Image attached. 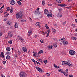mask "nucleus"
Listing matches in <instances>:
<instances>
[{
	"label": "nucleus",
	"mask_w": 77,
	"mask_h": 77,
	"mask_svg": "<svg viewBox=\"0 0 77 77\" xmlns=\"http://www.w3.org/2000/svg\"><path fill=\"white\" fill-rule=\"evenodd\" d=\"M6 58L7 59H11V57L9 55H7Z\"/></svg>",
	"instance_id": "21"
},
{
	"label": "nucleus",
	"mask_w": 77,
	"mask_h": 77,
	"mask_svg": "<svg viewBox=\"0 0 77 77\" xmlns=\"http://www.w3.org/2000/svg\"><path fill=\"white\" fill-rule=\"evenodd\" d=\"M64 6H66V5L65 4H62V7H64Z\"/></svg>",
	"instance_id": "38"
},
{
	"label": "nucleus",
	"mask_w": 77,
	"mask_h": 77,
	"mask_svg": "<svg viewBox=\"0 0 77 77\" xmlns=\"http://www.w3.org/2000/svg\"><path fill=\"white\" fill-rule=\"evenodd\" d=\"M69 66H72V64H70L68 65Z\"/></svg>",
	"instance_id": "51"
},
{
	"label": "nucleus",
	"mask_w": 77,
	"mask_h": 77,
	"mask_svg": "<svg viewBox=\"0 0 77 77\" xmlns=\"http://www.w3.org/2000/svg\"><path fill=\"white\" fill-rule=\"evenodd\" d=\"M58 3H60L61 2H62V0H57L56 1Z\"/></svg>",
	"instance_id": "31"
},
{
	"label": "nucleus",
	"mask_w": 77,
	"mask_h": 77,
	"mask_svg": "<svg viewBox=\"0 0 77 77\" xmlns=\"http://www.w3.org/2000/svg\"><path fill=\"white\" fill-rule=\"evenodd\" d=\"M69 77H72V75H69Z\"/></svg>",
	"instance_id": "56"
},
{
	"label": "nucleus",
	"mask_w": 77,
	"mask_h": 77,
	"mask_svg": "<svg viewBox=\"0 0 77 77\" xmlns=\"http://www.w3.org/2000/svg\"><path fill=\"white\" fill-rule=\"evenodd\" d=\"M66 62L65 61H63L62 62V65H66Z\"/></svg>",
	"instance_id": "19"
},
{
	"label": "nucleus",
	"mask_w": 77,
	"mask_h": 77,
	"mask_svg": "<svg viewBox=\"0 0 77 77\" xmlns=\"http://www.w3.org/2000/svg\"><path fill=\"white\" fill-rule=\"evenodd\" d=\"M72 38H73V39H74L75 40H76V39H77V38H75V37H72Z\"/></svg>",
	"instance_id": "45"
},
{
	"label": "nucleus",
	"mask_w": 77,
	"mask_h": 77,
	"mask_svg": "<svg viewBox=\"0 0 77 77\" xmlns=\"http://www.w3.org/2000/svg\"><path fill=\"white\" fill-rule=\"evenodd\" d=\"M2 77H5V76H4L3 75H2Z\"/></svg>",
	"instance_id": "64"
},
{
	"label": "nucleus",
	"mask_w": 77,
	"mask_h": 77,
	"mask_svg": "<svg viewBox=\"0 0 77 77\" xmlns=\"http://www.w3.org/2000/svg\"><path fill=\"white\" fill-rule=\"evenodd\" d=\"M14 27L15 28H18V23H16L14 25Z\"/></svg>",
	"instance_id": "12"
},
{
	"label": "nucleus",
	"mask_w": 77,
	"mask_h": 77,
	"mask_svg": "<svg viewBox=\"0 0 77 77\" xmlns=\"http://www.w3.org/2000/svg\"><path fill=\"white\" fill-rule=\"evenodd\" d=\"M45 75L47 77H49L50 76V74L49 73H46L45 74Z\"/></svg>",
	"instance_id": "27"
},
{
	"label": "nucleus",
	"mask_w": 77,
	"mask_h": 77,
	"mask_svg": "<svg viewBox=\"0 0 77 77\" xmlns=\"http://www.w3.org/2000/svg\"><path fill=\"white\" fill-rule=\"evenodd\" d=\"M58 6H61V7H62V4H59Z\"/></svg>",
	"instance_id": "48"
},
{
	"label": "nucleus",
	"mask_w": 77,
	"mask_h": 77,
	"mask_svg": "<svg viewBox=\"0 0 77 77\" xmlns=\"http://www.w3.org/2000/svg\"><path fill=\"white\" fill-rule=\"evenodd\" d=\"M66 23V21L64 22L63 23V26H65V25Z\"/></svg>",
	"instance_id": "35"
},
{
	"label": "nucleus",
	"mask_w": 77,
	"mask_h": 77,
	"mask_svg": "<svg viewBox=\"0 0 77 77\" xmlns=\"http://www.w3.org/2000/svg\"><path fill=\"white\" fill-rule=\"evenodd\" d=\"M7 20V19L5 18L4 19V21H6Z\"/></svg>",
	"instance_id": "62"
},
{
	"label": "nucleus",
	"mask_w": 77,
	"mask_h": 77,
	"mask_svg": "<svg viewBox=\"0 0 77 77\" xmlns=\"http://www.w3.org/2000/svg\"><path fill=\"white\" fill-rule=\"evenodd\" d=\"M44 13L45 14H48V11L47 9L44 10Z\"/></svg>",
	"instance_id": "10"
},
{
	"label": "nucleus",
	"mask_w": 77,
	"mask_h": 77,
	"mask_svg": "<svg viewBox=\"0 0 77 77\" xmlns=\"http://www.w3.org/2000/svg\"><path fill=\"white\" fill-rule=\"evenodd\" d=\"M49 36V32H48L47 33V35L46 36V37H48Z\"/></svg>",
	"instance_id": "49"
},
{
	"label": "nucleus",
	"mask_w": 77,
	"mask_h": 77,
	"mask_svg": "<svg viewBox=\"0 0 77 77\" xmlns=\"http://www.w3.org/2000/svg\"><path fill=\"white\" fill-rule=\"evenodd\" d=\"M9 15V14L8 13L7 14H6V15H5L4 17H7Z\"/></svg>",
	"instance_id": "44"
},
{
	"label": "nucleus",
	"mask_w": 77,
	"mask_h": 77,
	"mask_svg": "<svg viewBox=\"0 0 77 77\" xmlns=\"http://www.w3.org/2000/svg\"><path fill=\"white\" fill-rule=\"evenodd\" d=\"M53 46H54V47H55V48L57 47V45H56L55 44H54Z\"/></svg>",
	"instance_id": "37"
},
{
	"label": "nucleus",
	"mask_w": 77,
	"mask_h": 77,
	"mask_svg": "<svg viewBox=\"0 0 77 77\" xmlns=\"http://www.w3.org/2000/svg\"><path fill=\"white\" fill-rule=\"evenodd\" d=\"M66 71L67 73H68V69H66Z\"/></svg>",
	"instance_id": "52"
},
{
	"label": "nucleus",
	"mask_w": 77,
	"mask_h": 77,
	"mask_svg": "<svg viewBox=\"0 0 77 77\" xmlns=\"http://www.w3.org/2000/svg\"><path fill=\"white\" fill-rule=\"evenodd\" d=\"M6 50H7V51H10L11 50V48L9 47H7L6 48Z\"/></svg>",
	"instance_id": "24"
},
{
	"label": "nucleus",
	"mask_w": 77,
	"mask_h": 77,
	"mask_svg": "<svg viewBox=\"0 0 77 77\" xmlns=\"http://www.w3.org/2000/svg\"><path fill=\"white\" fill-rule=\"evenodd\" d=\"M11 21H9L8 22V23H7V24H8V25H10L11 24Z\"/></svg>",
	"instance_id": "32"
},
{
	"label": "nucleus",
	"mask_w": 77,
	"mask_h": 77,
	"mask_svg": "<svg viewBox=\"0 0 77 77\" xmlns=\"http://www.w3.org/2000/svg\"><path fill=\"white\" fill-rule=\"evenodd\" d=\"M45 1L43 0L42 1V4L43 5H44V4H45Z\"/></svg>",
	"instance_id": "33"
},
{
	"label": "nucleus",
	"mask_w": 77,
	"mask_h": 77,
	"mask_svg": "<svg viewBox=\"0 0 77 77\" xmlns=\"http://www.w3.org/2000/svg\"><path fill=\"white\" fill-rule=\"evenodd\" d=\"M2 12H3V11L2 10H1V9H0V14H2Z\"/></svg>",
	"instance_id": "46"
},
{
	"label": "nucleus",
	"mask_w": 77,
	"mask_h": 77,
	"mask_svg": "<svg viewBox=\"0 0 77 77\" xmlns=\"http://www.w3.org/2000/svg\"><path fill=\"white\" fill-rule=\"evenodd\" d=\"M44 51H43L41 50L38 52V54H41V53H42Z\"/></svg>",
	"instance_id": "20"
},
{
	"label": "nucleus",
	"mask_w": 77,
	"mask_h": 77,
	"mask_svg": "<svg viewBox=\"0 0 77 77\" xmlns=\"http://www.w3.org/2000/svg\"><path fill=\"white\" fill-rule=\"evenodd\" d=\"M59 72H61L62 73H63V72H64L63 70H62V69H59Z\"/></svg>",
	"instance_id": "18"
},
{
	"label": "nucleus",
	"mask_w": 77,
	"mask_h": 77,
	"mask_svg": "<svg viewBox=\"0 0 77 77\" xmlns=\"http://www.w3.org/2000/svg\"><path fill=\"white\" fill-rule=\"evenodd\" d=\"M48 5L49 6H52V4H48Z\"/></svg>",
	"instance_id": "43"
},
{
	"label": "nucleus",
	"mask_w": 77,
	"mask_h": 77,
	"mask_svg": "<svg viewBox=\"0 0 77 77\" xmlns=\"http://www.w3.org/2000/svg\"><path fill=\"white\" fill-rule=\"evenodd\" d=\"M18 53V54H20V53H21V52L20 51H18V52H17Z\"/></svg>",
	"instance_id": "55"
},
{
	"label": "nucleus",
	"mask_w": 77,
	"mask_h": 77,
	"mask_svg": "<svg viewBox=\"0 0 77 77\" xmlns=\"http://www.w3.org/2000/svg\"><path fill=\"white\" fill-rule=\"evenodd\" d=\"M47 17H52V14H49L47 15Z\"/></svg>",
	"instance_id": "22"
},
{
	"label": "nucleus",
	"mask_w": 77,
	"mask_h": 77,
	"mask_svg": "<svg viewBox=\"0 0 77 77\" xmlns=\"http://www.w3.org/2000/svg\"><path fill=\"white\" fill-rule=\"evenodd\" d=\"M7 10H6L7 11H9V7H7Z\"/></svg>",
	"instance_id": "34"
},
{
	"label": "nucleus",
	"mask_w": 77,
	"mask_h": 77,
	"mask_svg": "<svg viewBox=\"0 0 77 77\" xmlns=\"http://www.w3.org/2000/svg\"><path fill=\"white\" fill-rule=\"evenodd\" d=\"M31 60H32V62H34L35 61V60H34V59H32Z\"/></svg>",
	"instance_id": "57"
},
{
	"label": "nucleus",
	"mask_w": 77,
	"mask_h": 77,
	"mask_svg": "<svg viewBox=\"0 0 77 77\" xmlns=\"http://www.w3.org/2000/svg\"><path fill=\"white\" fill-rule=\"evenodd\" d=\"M40 24H41V23L39 22H37L35 24V25L37 26H39Z\"/></svg>",
	"instance_id": "17"
},
{
	"label": "nucleus",
	"mask_w": 77,
	"mask_h": 77,
	"mask_svg": "<svg viewBox=\"0 0 77 77\" xmlns=\"http://www.w3.org/2000/svg\"><path fill=\"white\" fill-rule=\"evenodd\" d=\"M63 43L64 44V45H66L68 44V42L66 41H63Z\"/></svg>",
	"instance_id": "14"
},
{
	"label": "nucleus",
	"mask_w": 77,
	"mask_h": 77,
	"mask_svg": "<svg viewBox=\"0 0 77 77\" xmlns=\"http://www.w3.org/2000/svg\"><path fill=\"white\" fill-rule=\"evenodd\" d=\"M0 57H1L2 58H5V56L3 55V52H2L0 55Z\"/></svg>",
	"instance_id": "11"
},
{
	"label": "nucleus",
	"mask_w": 77,
	"mask_h": 77,
	"mask_svg": "<svg viewBox=\"0 0 77 77\" xmlns=\"http://www.w3.org/2000/svg\"><path fill=\"white\" fill-rule=\"evenodd\" d=\"M52 32L53 33H55L56 32V29L52 28Z\"/></svg>",
	"instance_id": "15"
},
{
	"label": "nucleus",
	"mask_w": 77,
	"mask_h": 77,
	"mask_svg": "<svg viewBox=\"0 0 77 77\" xmlns=\"http://www.w3.org/2000/svg\"><path fill=\"white\" fill-rule=\"evenodd\" d=\"M63 73L64 75H66L67 76H68V74H66V72H63Z\"/></svg>",
	"instance_id": "26"
},
{
	"label": "nucleus",
	"mask_w": 77,
	"mask_h": 77,
	"mask_svg": "<svg viewBox=\"0 0 77 77\" xmlns=\"http://www.w3.org/2000/svg\"><path fill=\"white\" fill-rule=\"evenodd\" d=\"M72 26H73V27H75V24H72Z\"/></svg>",
	"instance_id": "50"
},
{
	"label": "nucleus",
	"mask_w": 77,
	"mask_h": 77,
	"mask_svg": "<svg viewBox=\"0 0 77 77\" xmlns=\"http://www.w3.org/2000/svg\"><path fill=\"white\" fill-rule=\"evenodd\" d=\"M61 11H62V9H61V8L60 9L59 11L60 12H61Z\"/></svg>",
	"instance_id": "61"
},
{
	"label": "nucleus",
	"mask_w": 77,
	"mask_h": 77,
	"mask_svg": "<svg viewBox=\"0 0 77 77\" xmlns=\"http://www.w3.org/2000/svg\"><path fill=\"white\" fill-rule=\"evenodd\" d=\"M13 11H14V10L12 9H11L10 10V12L11 13H12L13 12Z\"/></svg>",
	"instance_id": "39"
},
{
	"label": "nucleus",
	"mask_w": 77,
	"mask_h": 77,
	"mask_svg": "<svg viewBox=\"0 0 77 77\" xmlns=\"http://www.w3.org/2000/svg\"><path fill=\"white\" fill-rule=\"evenodd\" d=\"M34 14H39V11L36 10L35 11Z\"/></svg>",
	"instance_id": "13"
},
{
	"label": "nucleus",
	"mask_w": 77,
	"mask_h": 77,
	"mask_svg": "<svg viewBox=\"0 0 77 77\" xmlns=\"http://www.w3.org/2000/svg\"><path fill=\"white\" fill-rule=\"evenodd\" d=\"M36 62L37 65H38V64H39V63L36 61Z\"/></svg>",
	"instance_id": "58"
},
{
	"label": "nucleus",
	"mask_w": 77,
	"mask_h": 77,
	"mask_svg": "<svg viewBox=\"0 0 77 77\" xmlns=\"http://www.w3.org/2000/svg\"><path fill=\"white\" fill-rule=\"evenodd\" d=\"M20 77H27V74L23 72H21L19 74Z\"/></svg>",
	"instance_id": "1"
},
{
	"label": "nucleus",
	"mask_w": 77,
	"mask_h": 77,
	"mask_svg": "<svg viewBox=\"0 0 77 77\" xmlns=\"http://www.w3.org/2000/svg\"><path fill=\"white\" fill-rule=\"evenodd\" d=\"M40 42H41V43H44V41H43L42 40H41Z\"/></svg>",
	"instance_id": "42"
},
{
	"label": "nucleus",
	"mask_w": 77,
	"mask_h": 77,
	"mask_svg": "<svg viewBox=\"0 0 77 77\" xmlns=\"http://www.w3.org/2000/svg\"><path fill=\"white\" fill-rule=\"evenodd\" d=\"M69 53L71 55H74L75 54V52L73 50H70L69 51Z\"/></svg>",
	"instance_id": "4"
},
{
	"label": "nucleus",
	"mask_w": 77,
	"mask_h": 77,
	"mask_svg": "<svg viewBox=\"0 0 77 77\" xmlns=\"http://www.w3.org/2000/svg\"><path fill=\"white\" fill-rule=\"evenodd\" d=\"M12 40H10L8 42V43L9 44H12Z\"/></svg>",
	"instance_id": "29"
},
{
	"label": "nucleus",
	"mask_w": 77,
	"mask_h": 77,
	"mask_svg": "<svg viewBox=\"0 0 77 77\" xmlns=\"http://www.w3.org/2000/svg\"><path fill=\"white\" fill-rule=\"evenodd\" d=\"M8 36L9 38H12V36H13L14 34H13V33L11 31H10L8 32Z\"/></svg>",
	"instance_id": "3"
},
{
	"label": "nucleus",
	"mask_w": 77,
	"mask_h": 77,
	"mask_svg": "<svg viewBox=\"0 0 77 77\" xmlns=\"http://www.w3.org/2000/svg\"><path fill=\"white\" fill-rule=\"evenodd\" d=\"M70 63V62H69V61H67L66 63V64L67 65H69Z\"/></svg>",
	"instance_id": "23"
},
{
	"label": "nucleus",
	"mask_w": 77,
	"mask_h": 77,
	"mask_svg": "<svg viewBox=\"0 0 77 77\" xmlns=\"http://www.w3.org/2000/svg\"><path fill=\"white\" fill-rule=\"evenodd\" d=\"M32 30L31 29L28 32V36H30V35H32Z\"/></svg>",
	"instance_id": "6"
},
{
	"label": "nucleus",
	"mask_w": 77,
	"mask_h": 77,
	"mask_svg": "<svg viewBox=\"0 0 77 77\" xmlns=\"http://www.w3.org/2000/svg\"><path fill=\"white\" fill-rule=\"evenodd\" d=\"M48 33H50V29H48Z\"/></svg>",
	"instance_id": "60"
},
{
	"label": "nucleus",
	"mask_w": 77,
	"mask_h": 77,
	"mask_svg": "<svg viewBox=\"0 0 77 77\" xmlns=\"http://www.w3.org/2000/svg\"><path fill=\"white\" fill-rule=\"evenodd\" d=\"M54 67H55V68H59V67L57 66V65H56V64H54Z\"/></svg>",
	"instance_id": "16"
},
{
	"label": "nucleus",
	"mask_w": 77,
	"mask_h": 77,
	"mask_svg": "<svg viewBox=\"0 0 77 77\" xmlns=\"http://www.w3.org/2000/svg\"><path fill=\"white\" fill-rule=\"evenodd\" d=\"M75 21H76V23H77V19H75Z\"/></svg>",
	"instance_id": "63"
},
{
	"label": "nucleus",
	"mask_w": 77,
	"mask_h": 77,
	"mask_svg": "<svg viewBox=\"0 0 77 77\" xmlns=\"http://www.w3.org/2000/svg\"><path fill=\"white\" fill-rule=\"evenodd\" d=\"M63 40H64V41H65V38H62V39H61V40L60 39V41H63Z\"/></svg>",
	"instance_id": "30"
},
{
	"label": "nucleus",
	"mask_w": 77,
	"mask_h": 77,
	"mask_svg": "<svg viewBox=\"0 0 77 77\" xmlns=\"http://www.w3.org/2000/svg\"><path fill=\"white\" fill-rule=\"evenodd\" d=\"M23 51L24 52H27V48L26 47H23Z\"/></svg>",
	"instance_id": "8"
},
{
	"label": "nucleus",
	"mask_w": 77,
	"mask_h": 77,
	"mask_svg": "<svg viewBox=\"0 0 77 77\" xmlns=\"http://www.w3.org/2000/svg\"><path fill=\"white\" fill-rule=\"evenodd\" d=\"M17 38H18V39L21 40V42H22L23 41H24V40H23V39L22 38H21V37L18 36Z\"/></svg>",
	"instance_id": "9"
},
{
	"label": "nucleus",
	"mask_w": 77,
	"mask_h": 77,
	"mask_svg": "<svg viewBox=\"0 0 77 77\" xmlns=\"http://www.w3.org/2000/svg\"><path fill=\"white\" fill-rule=\"evenodd\" d=\"M10 3L11 5H14L15 4V2L14 0H11L10 1Z\"/></svg>",
	"instance_id": "7"
},
{
	"label": "nucleus",
	"mask_w": 77,
	"mask_h": 77,
	"mask_svg": "<svg viewBox=\"0 0 77 77\" xmlns=\"http://www.w3.org/2000/svg\"><path fill=\"white\" fill-rule=\"evenodd\" d=\"M36 68L38 70V71L39 72H40L41 73L42 72V69H41L40 68H39V67L37 66L36 67Z\"/></svg>",
	"instance_id": "5"
},
{
	"label": "nucleus",
	"mask_w": 77,
	"mask_h": 77,
	"mask_svg": "<svg viewBox=\"0 0 77 77\" xmlns=\"http://www.w3.org/2000/svg\"><path fill=\"white\" fill-rule=\"evenodd\" d=\"M45 27L47 29H49V27L47 25L45 26Z\"/></svg>",
	"instance_id": "47"
},
{
	"label": "nucleus",
	"mask_w": 77,
	"mask_h": 77,
	"mask_svg": "<svg viewBox=\"0 0 77 77\" xmlns=\"http://www.w3.org/2000/svg\"><path fill=\"white\" fill-rule=\"evenodd\" d=\"M44 63H45V64L47 63V60H45V61H44Z\"/></svg>",
	"instance_id": "36"
},
{
	"label": "nucleus",
	"mask_w": 77,
	"mask_h": 77,
	"mask_svg": "<svg viewBox=\"0 0 77 77\" xmlns=\"http://www.w3.org/2000/svg\"><path fill=\"white\" fill-rule=\"evenodd\" d=\"M20 20L21 21V22H24V21L26 22V20H23V19H21Z\"/></svg>",
	"instance_id": "40"
},
{
	"label": "nucleus",
	"mask_w": 77,
	"mask_h": 77,
	"mask_svg": "<svg viewBox=\"0 0 77 77\" xmlns=\"http://www.w3.org/2000/svg\"><path fill=\"white\" fill-rule=\"evenodd\" d=\"M48 50H51V49L52 48V47H51V46H48Z\"/></svg>",
	"instance_id": "25"
},
{
	"label": "nucleus",
	"mask_w": 77,
	"mask_h": 77,
	"mask_svg": "<svg viewBox=\"0 0 77 77\" xmlns=\"http://www.w3.org/2000/svg\"><path fill=\"white\" fill-rule=\"evenodd\" d=\"M7 54H8V55L10 54V53H9V52H7Z\"/></svg>",
	"instance_id": "54"
},
{
	"label": "nucleus",
	"mask_w": 77,
	"mask_h": 77,
	"mask_svg": "<svg viewBox=\"0 0 77 77\" xmlns=\"http://www.w3.org/2000/svg\"><path fill=\"white\" fill-rule=\"evenodd\" d=\"M2 35V32H0V36Z\"/></svg>",
	"instance_id": "59"
},
{
	"label": "nucleus",
	"mask_w": 77,
	"mask_h": 77,
	"mask_svg": "<svg viewBox=\"0 0 77 77\" xmlns=\"http://www.w3.org/2000/svg\"><path fill=\"white\" fill-rule=\"evenodd\" d=\"M6 62L5 61H3V64L5 65V63H6Z\"/></svg>",
	"instance_id": "41"
},
{
	"label": "nucleus",
	"mask_w": 77,
	"mask_h": 77,
	"mask_svg": "<svg viewBox=\"0 0 77 77\" xmlns=\"http://www.w3.org/2000/svg\"><path fill=\"white\" fill-rule=\"evenodd\" d=\"M3 8H5V6L4 5H3L1 8V9Z\"/></svg>",
	"instance_id": "53"
},
{
	"label": "nucleus",
	"mask_w": 77,
	"mask_h": 77,
	"mask_svg": "<svg viewBox=\"0 0 77 77\" xmlns=\"http://www.w3.org/2000/svg\"><path fill=\"white\" fill-rule=\"evenodd\" d=\"M17 2L18 4L19 5H21V2L19 1H18Z\"/></svg>",
	"instance_id": "28"
},
{
	"label": "nucleus",
	"mask_w": 77,
	"mask_h": 77,
	"mask_svg": "<svg viewBox=\"0 0 77 77\" xmlns=\"http://www.w3.org/2000/svg\"><path fill=\"white\" fill-rule=\"evenodd\" d=\"M16 17L17 18H21L23 17V14L21 13H17L16 14Z\"/></svg>",
	"instance_id": "2"
}]
</instances>
